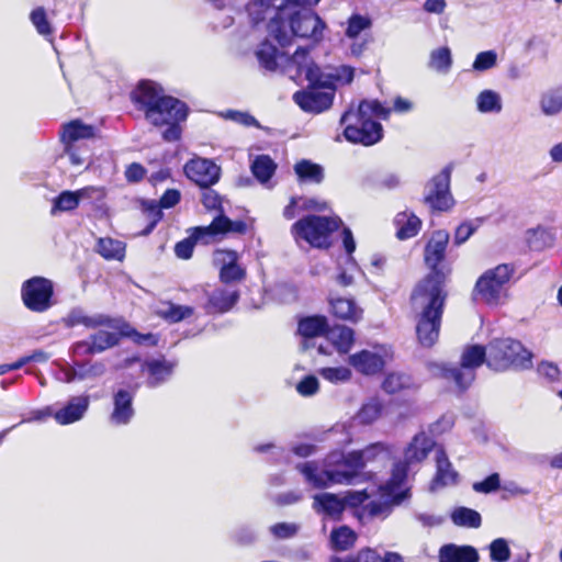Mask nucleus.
<instances>
[{
  "label": "nucleus",
  "instance_id": "nucleus-4",
  "mask_svg": "<svg viewBox=\"0 0 562 562\" xmlns=\"http://www.w3.org/2000/svg\"><path fill=\"white\" fill-rule=\"evenodd\" d=\"M325 27L322 19L314 11L307 9L289 12V8H280L268 23L269 34L281 46L288 45L292 36L319 42Z\"/></svg>",
  "mask_w": 562,
  "mask_h": 562
},
{
  "label": "nucleus",
  "instance_id": "nucleus-58",
  "mask_svg": "<svg viewBox=\"0 0 562 562\" xmlns=\"http://www.w3.org/2000/svg\"><path fill=\"white\" fill-rule=\"evenodd\" d=\"M321 376L331 383L347 382L351 378V371L345 367L337 368H322L318 370Z\"/></svg>",
  "mask_w": 562,
  "mask_h": 562
},
{
  "label": "nucleus",
  "instance_id": "nucleus-57",
  "mask_svg": "<svg viewBox=\"0 0 562 562\" xmlns=\"http://www.w3.org/2000/svg\"><path fill=\"white\" fill-rule=\"evenodd\" d=\"M321 0H254V3L261 8H274L276 12L281 9H288V5H315Z\"/></svg>",
  "mask_w": 562,
  "mask_h": 562
},
{
  "label": "nucleus",
  "instance_id": "nucleus-15",
  "mask_svg": "<svg viewBox=\"0 0 562 562\" xmlns=\"http://www.w3.org/2000/svg\"><path fill=\"white\" fill-rule=\"evenodd\" d=\"M61 323L67 328H72L79 325H82L86 328L108 327L116 329L119 327L115 319H112L104 314L88 315L81 307L71 308L67 315L61 318Z\"/></svg>",
  "mask_w": 562,
  "mask_h": 562
},
{
  "label": "nucleus",
  "instance_id": "nucleus-51",
  "mask_svg": "<svg viewBox=\"0 0 562 562\" xmlns=\"http://www.w3.org/2000/svg\"><path fill=\"white\" fill-rule=\"evenodd\" d=\"M412 384L411 375L393 372L385 376L382 389L389 394H395L404 389L411 387Z\"/></svg>",
  "mask_w": 562,
  "mask_h": 562
},
{
  "label": "nucleus",
  "instance_id": "nucleus-1",
  "mask_svg": "<svg viewBox=\"0 0 562 562\" xmlns=\"http://www.w3.org/2000/svg\"><path fill=\"white\" fill-rule=\"evenodd\" d=\"M379 456L390 457V450L382 443H373L363 450L349 453L333 451L322 463L304 462L296 465L304 479L315 488H326L335 484H352L359 471Z\"/></svg>",
  "mask_w": 562,
  "mask_h": 562
},
{
  "label": "nucleus",
  "instance_id": "nucleus-43",
  "mask_svg": "<svg viewBox=\"0 0 562 562\" xmlns=\"http://www.w3.org/2000/svg\"><path fill=\"white\" fill-rule=\"evenodd\" d=\"M196 229H198V227L192 228L191 229L192 233H191V235L188 238H186V239H183L181 241H178L176 244L175 252H176V256L178 258H181V259H189V258H191L194 245L198 241L207 244L211 240L209 235H206L205 233L198 234Z\"/></svg>",
  "mask_w": 562,
  "mask_h": 562
},
{
  "label": "nucleus",
  "instance_id": "nucleus-37",
  "mask_svg": "<svg viewBox=\"0 0 562 562\" xmlns=\"http://www.w3.org/2000/svg\"><path fill=\"white\" fill-rule=\"evenodd\" d=\"M256 56L260 66L269 71L276 70L283 59V54H279L278 48L267 41L259 45Z\"/></svg>",
  "mask_w": 562,
  "mask_h": 562
},
{
  "label": "nucleus",
  "instance_id": "nucleus-24",
  "mask_svg": "<svg viewBox=\"0 0 562 562\" xmlns=\"http://www.w3.org/2000/svg\"><path fill=\"white\" fill-rule=\"evenodd\" d=\"M439 562H479L477 550L469 544L447 543L438 551Z\"/></svg>",
  "mask_w": 562,
  "mask_h": 562
},
{
  "label": "nucleus",
  "instance_id": "nucleus-14",
  "mask_svg": "<svg viewBox=\"0 0 562 562\" xmlns=\"http://www.w3.org/2000/svg\"><path fill=\"white\" fill-rule=\"evenodd\" d=\"M449 233L445 229L435 231L431 234L430 239L426 244L424 259L427 267L431 269V272L427 276L430 277L435 273L441 276L443 282V274L438 270L439 263L445 259L446 249L449 243Z\"/></svg>",
  "mask_w": 562,
  "mask_h": 562
},
{
  "label": "nucleus",
  "instance_id": "nucleus-7",
  "mask_svg": "<svg viewBox=\"0 0 562 562\" xmlns=\"http://www.w3.org/2000/svg\"><path fill=\"white\" fill-rule=\"evenodd\" d=\"M340 223L339 217L308 215L293 224L292 233L296 240L303 239L313 247L323 248L329 245V236Z\"/></svg>",
  "mask_w": 562,
  "mask_h": 562
},
{
  "label": "nucleus",
  "instance_id": "nucleus-10",
  "mask_svg": "<svg viewBox=\"0 0 562 562\" xmlns=\"http://www.w3.org/2000/svg\"><path fill=\"white\" fill-rule=\"evenodd\" d=\"M340 124L345 125L344 136L350 143L371 146L380 142L383 136L381 123L373 121L367 115L345 119L344 113Z\"/></svg>",
  "mask_w": 562,
  "mask_h": 562
},
{
  "label": "nucleus",
  "instance_id": "nucleus-44",
  "mask_svg": "<svg viewBox=\"0 0 562 562\" xmlns=\"http://www.w3.org/2000/svg\"><path fill=\"white\" fill-rule=\"evenodd\" d=\"M355 69L350 66L341 65L339 67L333 68L329 72H323V80L328 81L327 85H317L318 87L329 88L333 90L335 83L347 85L353 80Z\"/></svg>",
  "mask_w": 562,
  "mask_h": 562
},
{
  "label": "nucleus",
  "instance_id": "nucleus-60",
  "mask_svg": "<svg viewBox=\"0 0 562 562\" xmlns=\"http://www.w3.org/2000/svg\"><path fill=\"white\" fill-rule=\"evenodd\" d=\"M371 26V21L367 16L360 14H353L348 20V26L346 29V36L349 38H356L359 34Z\"/></svg>",
  "mask_w": 562,
  "mask_h": 562
},
{
  "label": "nucleus",
  "instance_id": "nucleus-64",
  "mask_svg": "<svg viewBox=\"0 0 562 562\" xmlns=\"http://www.w3.org/2000/svg\"><path fill=\"white\" fill-rule=\"evenodd\" d=\"M233 539L239 546H250L257 540V532L251 527L243 526L234 531Z\"/></svg>",
  "mask_w": 562,
  "mask_h": 562
},
{
  "label": "nucleus",
  "instance_id": "nucleus-8",
  "mask_svg": "<svg viewBox=\"0 0 562 562\" xmlns=\"http://www.w3.org/2000/svg\"><path fill=\"white\" fill-rule=\"evenodd\" d=\"M515 273V267L501 263L486 270L476 281L474 291L487 304H498L506 295V285Z\"/></svg>",
  "mask_w": 562,
  "mask_h": 562
},
{
  "label": "nucleus",
  "instance_id": "nucleus-30",
  "mask_svg": "<svg viewBox=\"0 0 562 562\" xmlns=\"http://www.w3.org/2000/svg\"><path fill=\"white\" fill-rule=\"evenodd\" d=\"M331 311L335 316L357 323L362 318V308L351 299L338 297L330 301Z\"/></svg>",
  "mask_w": 562,
  "mask_h": 562
},
{
  "label": "nucleus",
  "instance_id": "nucleus-62",
  "mask_svg": "<svg viewBox=\"0 0 562 562\" xmlns=\"http://www.w3.org/2000/svg\"><path fill=\"white\" fill-rule=\"evenodd\" d=\"M202 192V204L207 210H215L218 211L220 214H224V211L222 209V198L221 195L211 189L210 187L203 188Z\"/></svg>",
  "mask_w": 562,
  "mask_h": 562
},
{
  "label": "nucleus",
  "instance_id": "nucleus-2",
  "mask_svg": "<svg viewBox=\"0 0 562 562\" xmlns=\"http://www.w3.org/2000/svg\"><path fill=\"white\" fill-rule=\"evenodd\" d=\"M411 301L416 312L418 342L424 347H431L439 338L446 302L441 276L435 273L420 281L412 293Z\"/></svg>",
  "mask_w": 562,
  "mask_h": 562
},
{
  "label": "nucleus",
  "instance_id": "nucleus-47",
  "mask_svg": "<svg viewBox=\"0 0 562 562\" xmlns=\"http://www.w3.org/2000/svg\"><path fill=\"white\" fill-rule=\"evenodd\" d=\"M540 108L546 115L559 114L562 111V91L560 89L546 91L540 98Z\"/></svg>",
  "mask_w": 562,
  "mask_h": 562
},
{
  "label": "nucleus",
  "instance_id": "nucleus-45",
  "mask_svg": "<svg viewBox=\"0 0 562 562\" xmlns=\"http://www.w3.org/2000/svg\"><path fill=\"white\" fill-rule=\"evenodd\" d=\"M93 353H100L114 347L120 341V334L115 331L98 330L90 337Z\"/></svg>",
  "mask_w": 562,
  "mask_h": 562
},
{
  "label": "nucleus",
  "instance_id": "nucleus-28",
  "mask_svg": "<svg viewBox=\"0 0 562 562\" xmlns=\"http://www.w3.org/2000/svg\"><path fill=\"white\" fill-rule=\"evenodd\" d=\"M246 224L243 221H231L224 214H218L209 226H198L196 233H205L212 239L217 234L234 232L244 233Z\"/></svg>",
  "mask_w": 562,
  "mask_h": 562
},
{
  "label": "nucleus",
  "instance_id": "nucleus-63",
  "mask_svg": "<svg viewBox=\"0 0 562 562\" xmlns=\"http://www.w3.org/2000/svg\"><path fill=\"white\" fill-rule=\"evenodd\" d=\"M55 364L58 367L56 379L64 383H72L77 381V374L75 369V362L69 363L67 361H57Z\"/></svg>",
  "mask_w": 562,
  "mask_h": 562
},
{
  "label": "nucleus",
  "instance_id": "nucleus-20",
  "mask_svg": "<svg viewBox=\"0 0 562 562\" xmlns=\"http://www.w3.org/2000/svg\"><path fill=\"white\" fill-rule=\"evenodd\" d=\"M90 405V396L87 394L71 396L67 403L55 412L54 418L60 425H69L80 420Z\"/></svg>",
  "mask_w": 562,
  "mask_h": 562
},
{
  "label": "nucleus",
  "instance_id": "nucleus-17",
  "mask_svg": "<svg viewBox=\"0 0 562 562\" xmlns=\"http://www.w3.org/2000/svg\"><path fill=\"white\" fill-rule=\"evenodd\" d=\"M134 392L126 389H119L113 394V411L110 415V423L115 426H125L131 423L135 415L133 407Z\"/></svg>",
  "mask_w": 562,
  "mask_h": 562
},
{
  "label": "nucleus",
  "instance_id": "nucleus-16",
  "mask_svg": "<svg viewBox=\"0 0 562 562\" xmlns=\"http://www.w3.org/2000/svg\"><path fill=\"white\" fill-rule=\"evenodd\" d=\"M334 92L322 91L316 88L307 91H297L293 95L295 103L305 112L321 113L333 104Z\"/></svg>",
  "mask_w": 562,
  "mask_h": 562
},
{
  "label": "nucleus",
  "instance_id": "nucleus-42",
  "mask_svg": "<svg viewBox=\"0 0 562 562\" xmlns=\"http://www.w3.org/2000/svg\"><path fill=\"white\" fill-rule=\"evenodd\" d=\"M357 540L356 532L348 526L335 528L330 533V544L336 551H346L353 547Z\"/></svg>",
  "mask_w": 562,
  "mask_h": 562
},
{
  "label": "nucleus",
  "instance_id": "nucleus-32",
  "mask_svg": "<svg viewBox=\"0 0 562 562\" xmlns=\"http://www.w3.org/2000/svg\"><path fill=\"white\" fill-rule=\"evenodd\" d=\"M93 136V127L76 120L63 126L60 139L65 146H75L79 139H87Z\"/></svg>",
  "mask_w": 562,
  "mask_h": 562
},
{
  "label": "nucleus",
  "instance_id": "nucleus-21",
  "mask_svg": "<svg viewBox=\"0 0 562 562\" xmlns=\"http://www.w3.org/2000/svg\"><path fill=\"white\" fill-rule=\"evenodd\" d=\"M348 362L356 371L373 375L379 373L385 366L384 357L375 351L361 350L349 356Z\"/></svg>",
  "mask_w": 562,
  "mask_h": 562
},
{
  "label": "nucleus",
  "instance_id": "nucleus-34",
  "mask_svg": "<svg viewBox=\"0 0 562 562\" xmlns=\"http://www.w3.org/2000/svg\"><path fill=\"white\" fill-rule=\"evenodd\" d=\"M77 381H94L106 373V363L101 360H74Z\"/></svg>",
  "mask_w": 562,
  "mask_h": 562
},
{
  "label": "nucleus",
  "instance_id": "nucleus-22",
  "mask_svg": "<svg viewBox=\"0 0 562 562\" xmlns=\"http://www.w3.org/2000/svg\"><path fill=\"white\" fill-rule=\"evenodd\" d=\"M409 463L396 461L393 463L390 476L385 484L379 486L378 492H411Z\"/></svg>",
  "mask_w": 562,
  "mask_h": 562
},
{
  "label": "nucleus",
  "instance_id": "nucleus-36",
  "mask_svg": "<svg viewBox=\"0 0 562 562\" xmlns=\"http://www.w3.org/2000/svg\"><path fill=\"white\" fill-rule=\"evenodd\" d=\"M391 110L384 108L379 101H362L359 103L357 110L349 109L345 112V119H352V116L357 117L359 115H367L370 119L372 116L386 120L390 115Z\"/></svg>",
  "mask_w": 562,
  "mask_h": 562
},
{
  "label": "nucleus",
  "instance_id": "nucleus-52",
  "mask_svg": "<svg viewBox=\"0 0 562 562\" xmlns=\"http://www.w3.org/2000/svg\"><path fill=\"white\" fill-rule=\"evenodd\" d=\"M79 200L76 191H63L53 201L52 215L58 212H69L78 207Z\"/></svg>",
  "mask_w": 562,
  "mask_h": 562
},
{
  "label": "nucleus",
  "instance_id": "nucleus-19",
  "mask_svg": "<svg viewBox=\"0 0 562 562\" xmlns=\"http://www.w3.org/2000/svg\"><path fill=\"white\" fill-rule=\"evenodd\" d=\"M459 473L453 469L446 452L436 450V474L431 481V490L452 488L457 485Z\"/></svg>",
  "mask_w": 562,
  "mask_h": 562
},
{
  "label": "nucleus",
  "instance_id": "nucleus-23",
  "mask_svg": "<svg viewBox=\"0 0 562 562\" xmlns=\"http://www.w3.org/2000/svg\"><path fill=\"white\" fill-rule=\"evenodd\" d=\"M327 327L328 324L325 316L315 315L302 318L297 327L299 334L303 337L301 344L302 349L307 350L315 347V344L312 342L311 339L326 335Z\"/></svg>",
  "mask_w": 562,
  "mask_h": 562
},
{
  "label": "nucleus",
  "instance_id": "nucleus-39",
  "mask_svg": "<svg viewBox=\"0 0 562 562\" xmlns=\"http://www.w3.org/2000/svg\"><path fill=\"white\" fill-rule=\"evenodd\" d=\"M450 518L456 526L465 528H479L482 517L479 512L469 507H457L451 512Z\"/></svg>",
  "mask_w": 562,
  "mask_h": 562
},
{
  "label": "nucleus",
  "instance_id": "nucleus-13",
  "mask_svg": "<svg viewBox=\"0 0 562 562\" xmlns=\"http://www.w3.org/2000/svg\"><path fill=\"white\" fill-rule=\"evenodd\" d=\"M184 173L201 188H207L218 181L221 169L212 160L196 157L184 165Z\"/></svg>",
  "mask_w": 562,
  "mask_h": 562
},
{
  "label": "nucleus",
  "instance_id": "nucleus-59",
  "mask_svg": "<svg viewBox=\"0 0 562 562\" xmlns=\"http://www.w3.org/2000/svg\"><path fill=\"white\" fill-rule=\"evenodd\" d=\"M188 116V106L184 103V115L183 117L175 116L171 120H167L162 125H168L167 130L162 133V138L166 142H176L181 137V127L179 125L180 122L184 121Z\"/></svg>",
  "mask_w": 562,
  "mask_h": 562
},
{
  "label": "nucleus",
  "instance_id": "nucleus-48",
  "mask_svg": "<svg viewBox=\"0 0 562 562\" xmlns=\"http://www.w3.org/2000/svg\"><path fill=\"white\" fill-rule=\"evenodd\" d=\"M157 314L170 323H178L184 318L192 316L193 308L191 306L167 303L159 307Z\"/></svg>",
  "mask_w": 562,
  "mask_h": 562
},
{
  "label": "nucleus",
  "instance_id": "nucleus-41",
  "mask_svg": "<svg viewBox=\"0 0 562 562\" xmlns=\"http://www.w3.org/2000/svg\"><path fill=\"white\" fill-rule=\"evenodd\" d=\"M476 109L480 113H499L503 109L501 94L490 89L481 91L476 97Z\"/></svg>",
  "mask_w": 562,
  "mask_h": 562
},
{
  "label": "nucleus",
  "instance_id": "nucleus-27",
  "mask_svg": "<svg viewBox=\"0 0 562 562\" xmlns=\"http://www.w3.org/2000/svg\"><path fill=\"white\" fill-rule=\"evenodd\" d=\"M435 440L425 432L414 436L412 442L405 449L404 458L407 463L420 462L427 458L428 453L434 449Z\"/></svg>",
  "mask_w": 562,
  "mask_h": 562
},
{
  "label": "nucleus",
  "instance_id": "nucleus-35",
  "mask_svg": "<svg viewBox=\"0 0 562 562\" xmlns=\"http://www.w3.org/2000/svg\"><path fill=\"white\" fill-rule=\"evenodd\" d=\"M294 171L301 182L318 184L324 180L323 167L307 159H302L296 162Z\"/></svg>",
  "mask_w": 562,
  "mask_h": 562
},
{
  "label": "nucleus",
  "instance_id": "nucleus-50",
  "mask_svg": "<svg viewBox=\"0 0 562 562\" xmlns=\"http://www.w3.org/2000/svg\"><path fill=\"white\" fill-rule=\"evenodd\" d=\"M485 217H476L474 220L462 222L454 231L453 243L456 246L464 244L484 223Z\"/></svg>",
  "mask_w": 562,
  "mask_h": 562
},
{
  "label": "nucleus",
  "instance_id": "nucleus-3",
  "mask_svg": "<svg viewBox=\"0 0 562 562\" xmlns=\"http://www.w3.org/2000/svg\"><path fill=\"white\" fill-rule=\"evenodd\" d=\"M371 494H347L345 498L337 494H315L313 508L326 518L338 520L346 506L361 507L360 517L389 516L395 506L401 505L412 494H380L378 501L368 502Z\"/></svg>",
  "mask_w": 562,
  "mask_h": 562
},
{
  "label": "nucleus",
  "instance_id": "nucleus-12",
  "mask_svg": "<svg viewBox=\"0 0 562 562\" xmlns=\"http://www.w3.org/2000/svg\"><path fill=\"white\" fill-rule=\"evenodd\" d=\"M451 168L448 166L436 175L426 186L425 203L432 210L448 211L454 204L450 193Z\"/></svg>",
  "mask_w": 562,
  "mask_h": 562
},
{
  "label": "nucleus",
  "instance_id": "nucleus-56",
  "mask_svg": "<svg viewBox=\"0 0 562 562\" xmlns=\"http://www.w3.org/2000/svg\"><path fill=\"white\" fill-rule=\"evenodd\" d=\"M30 19H31L33 25L35 26L36 31L38 32V34H41L45 37L50 36L53 34V29H52L50 23L47 20L46 12H45L44 8L38 7V8L34 9L30 14Z\"/></svg>",
  "mask_w": 562,
  "mask_h": 562
},
{
  "label": "nucleus",
  "instance_id": "nucleus-33",
  "mask_svg": "<svg viewBox=\"0 0 562 562\" xmlns=\"http://www.w3.org/2000/svg\"><path fill=\"white\" fill-rule=\"evenodd\" d=\"M224 256V265L221 268L220 278L224 283L240 281L245 278V270L237 265V254L233 250L221 251Z\"/></svg>",
  "mask_w": 562,
  "mask_h": 562
},
{
  "label": "nucleus",
  "instance_id": "nucleus-9",
  "mask_svg": "<svg viewBox=\"0 0 562 562\" xmlns=\"http://www.w3.org/2000/svg\"><path fill=\"white\" fill-rule=\"evenodd\" d=\"M487 349L482 346L474 345L464 349L461 357V368L457 367H442V376L452 380L460 391L469 387L474 380L473 369L486 363Z\"/></svg>",
  "mask_w": 562,
  "mask_h": 562
},
{
  "label": "nucleus",
  "instance_id": "nucleus-11",
  "mask_svg": "<svg viewBox=\"0 0 562 562\" xmlns=\"http://www.w3.org/2000/svg\"><path fill=\"white\" fill-rule=\"evenodd\" d=\"M53 294V282L43 277H33L24 281L21 288L24 305L36 313H43L52 306Z\"/></svg>",
  "mask_w": 562,
  "mask_h": 562
},
{
  "label": "nucleus",
  "instance_id": "nucleus-18",
  "mask_svg": "<svg viewBox=\"0 0 562 562\" xmlns=\"http://www.w3.org/2000/svg\"><path fill=\"white\" fill-rule=\"evenodd\" d=\"M289 67L296 68V75H305L306 79L312 86L315 85H327L326 80H323L322 69L310 61L308 49L299 47L294 54L288 59Z\"/></svg>",
  "mask_w": 562,
  "mask_h": 562
},
{
  "label": "nucleus",
  "instance_id": "nucleus-29",
  "mask_svg": "<svg viewBox=\"0 0 562 562\" xmlns=\"http://www.w3.org/2000/svg\"><path fill=\"white\" fill-rule=\"evenodd\" d=\"M394 224L397 228V238L403 240L412 238L418 234L422 221L414 213L404 211L396 214Z\"/></svg>",
  "mask_w": 562,
  "mask_h": 562
},
{
  "label": "nucleus",
  "instance_id": "nucleus-46",
  "mask_svg": "<svg viewBox=\"0 0 562 562\" xmlns=\"http://www.w3.org/2000/svg\"><path fill=\"white\" fill-rule=\"evenodd\" d=\"M499 488H502L504 492H519L513 482H505L502 485L498 473H493L483 481L475 482L473 484V490L475 492H495Z\"/></svg>",
  "mask_w": 562,
  "mask_h": 562
},
{
  "label": "nucleus",
  "instance_id": "nucleus-40",
  "mask_svg": "<svg viewBox=\"0 0 562 562\" xmlns=\"http://www.w3.org/2000/svg\"><path fill=\"white\" fill-rule=\"evenodd\" d=\"M277 165L268 155L257 156L250 165L255 178L262 184L267 183L276 172Z\"/></svg>",
  "mask_w": 562,
  "mask_h": 562
},
{
  "label": "nucleus",
  "instance_id": "nucleus-54",
  "mask_svg": "<svg viewBox=\"0 0 562 562\" xmlns=\"http://www.w3.org/2000/svg\"><path fill=\"white\" fill-rule=\"evenodd\" d=\"M490 559L492 562H507L512 551L505 538H496L488 544Z\"/></svg>",
  "mask_w": 562,
  "mask_h": 562
},
{
  "label": "nucleus",
  "instance_id": "nucleus-38",
  "mask_svg": "<svg viewBox=\"0 0 562 562\" xmlns=\"http://www.w3.org/2000/svg\"><path fill=\"white\" fill-rule=\"evenodd\" d=\"M97 252L106 260H122L125 256V244L110 237L99 238Z\"/></svg>",
  "mask_w": 562,
  "mask_h": 562
},
{
  "label": "nucleus",
  "instance_id": "nucleus-55",
  "mask_svg": "<svg viewBox=\"0 0 562 562\" xmlns=\"http://www.w3.org/2000/svg\"><path fill=\"white\" fill-rule=\"evenodd\" d=\"M497 65V53L493 49L484 50L475 56L472 64V70L477 72H484Z\"/></svg>",
  "mask_w": 562,
  "mask_h": 562
},
{
  "label": "nucleus",
  "instance_id": "nucleus-25",
  "mask_svg": "<svg viewBox=\"0 0 562 562\" xmlns=\"http://www.w3.org/2000/svg\"><path fill=\"white\" fill-rule=\"evenodd\" d=\"M175 363L166 359H149L145 361L143 371L148 374L147 385L157 387L168 381L172 375Z\"/></svg>",
  "mask_w": 562,
  "mask_h": 562
},
{
  "label": "nucleus",
  "instance_id": "nucleus-49",
  "mask_svg": "<svg viewBox=\"0 0 562 562\" xmlns=\"http://www.w3.org/2000/svg\"><path fill=\"white\" fill-rule=\"evenodd\" d=\"M452 65L451 50L448 47L434 49L429 56L428 66L438 72L447 74Z\"/></svg>",
  "mask_w": 562,
  "mask_h": 562
},
{
  "label": "nucleus",
  "instance_id": "nucleus-61",
  "mask_svg": "<svg viewBox=\"0 0 562 562\" xmlns=\"http://www.w3.org/2000/svg\"><path fill=\"white\" fill-rule=\"evenodd\" d=\"M269 530L276 539H290L297 533L299 526L291 522H278L272 525Z\"/></svg>",
  "mask_w": 562,
  "mask_h": 562
},
{
  "label": "nucleus",
  "instance_id": "nucleus-53",
  "mask_svg": "<svg viewBox=\"0 0 562 562\" xmlns=\"http://www.w3.org/2000/svg\"><path fill=\"white\" fill-rule=\"evenodd\" d=\"M382 404L378 398H371L362 405L357 414V419L360 424H371L381 415Z\"/></svg>",
  "mask_w": 562,
  "mask_h": 562
},
{
  "label": "nucleus",
  "instance_id": "nucleus-31",
  "mask_svg": "<svg viewBox=\"0 0 562 562\" xmlns=\"http://www.w3.org/2000/svg\"><path fill=\"white\" fill-rule=\"evenodd\" d=\"M326 338L340 353H347L353 344V330L341 325L327 327Z\"/></svg>",
  "mask_w": 562,
  "mask_h": 562
},
{
  "label": "nucleus",
  "instance_id": "nucleus-5",
  "mask_svg": "<svg viewBox=\"0 0 562 562\" xmlns=\"http://www.w3.org/2000/svg\"><path fill=\"white\" fill-rule=\"evenodd\" d=\"M131 98L137 109L144 111L146 120L155 126H162L167 120L184 115V102L165 94L164 89L154 81H140Z\"/></svg>",
  "mask_w": 562,
  "mask_h": 562
},
{
  "label": "nucleus",
  "instance_id": "nucleus-26",
  "mask_svg": "<svg viewBox=\"0 0 562 562\" xmlns=\"http://www.w3.org/2000/svg\"><path fill=\"white\" fill-rule=\"evenodd\" d=\"M239 300L237 290L215 289L210 293L205 310L209 314L228 312Z\"/></svg>",
  "mask_w": 562,
  "mask_h": 562
},
{
  "label": "nucleus",
  "instance_id": "nucleus-6",
  "mask_svg": "<svg viewBox=\"0 0 562 562\" xmlns=\"http://www.w3.org/2000/svg\"><path fill=\"white\" fill-rule=\"evenodd\" d=\"M486 364L494 371L526 370L532 367V353L518 340L495 339L487 346Z\"/></svg>",
  "mask_w": 562,
  "mask_h": 562
}]
</instances>
